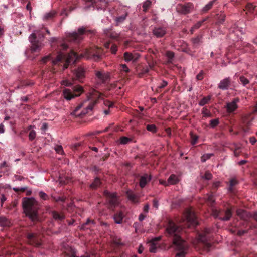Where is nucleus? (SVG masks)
<instances>
[{
    "label": "nucleus",
    "mask_w": 257,
    "mask_h": 257,
    "mask_svg": "<svg viewBox=\"0 0 257 257\" xmlns=\"http://www.w3.org/2000/svg\"><path fill=\"white\" fill-rule=\"evenodd\" d=\"M210 232V229H206L204 231V233L203 234H201L198 236V240L202 242H205L206 241V237L205 235L206 233H209Z\"/></svg>",
    "instance_id": "32"
},
{
    "label": "nucleus",
    "mask_w": 257,
    "mask_h": 257,
    "mask_svg": "<svg viewBox=\"0 0 257 257\" xmlns=\"http://www.w3.org/2000/svg\"><path fill=\"white\" fill-rule=\"evenodd\" d=\"M39 196L41 198L44 200H47L49 199V196L43 191H40L39 193Z\"/></svg>",
    "instance_id": "44"
},
{
    "label": "nucleus",
    "mask_w": 257,
    "mask_h": 257,
    "mask_svg": "<svg viewBox=\"0 0 257 257\" xmlns=\"http://www.w3.org/2000/svg\"><path fill=\"white\" fill-rule=\"evenodd\" d=\"M64 59V54L62 52H60L58 54L55 60L52 59L51 55H49L43 57L41 60V64H46L47 61H51V63L54 65H59L60 63H63Z\"/></svg>",
    "instance_id": "8"
},
{
    "label": "nucleus",
    "mask_w": 257,
    "mask_h": 257,
    "mask_svg": "<svg viewBox=\"0 0 257 257\" xmlns=\"http://www.w3.org/2000/svg\"><path fill=\"white\" fill-rule=\"evenodd\" d=\"M149 209V205L146 204L144 206V207L143 208V211L145 213H147L148 212Z\"/></svg>",
    "instance_id": "64"
},
{
    "label": "nucleus",
    "mask_w": 257,
    "mask_h": 257,
    "mask_svg": "<svg viewBox=\"0 0 257 257\" xmlns=\"http://www.w3.org/2000/svg\"><path fill=\"white\" fill-rule=\"evenodd\" d=\"M105 193L110 198V202L111 204L115 205L118 203V200L115 193H109L108 191H105Z\"/></svg>",
    "instance_id": "18"
},
{
    "label": "nucleus",
    "mask_w": 257,
    "mask_h": 257,
    "mask_svg": "<svg viewBox=\"0 0 257 257\" xmlns=\"http://www.w3.org/2000/svg\"><path fill=\"white\" fill-rule=\"evenodd\" d=\"M44 37L42 33L38 31L35 32L30 35L29 40L32 45L31 50L32 53L40 51L42 47V41Z\"/></svg>",
    "instance_id": "4"
},
{
    "label": "nucleus",
    "mask_w": 257,
    "mask_h": 257,
    "mask_svg": "<svg viewBox=\"0 0 257 257\" xmlns=\"http://www.w3.org/2000/svg\"><path fill=\"white\" fill-rule=\"evenodd\" d=\"M210 96H209L204 97L199 101V105L200 106L204 105L209 102V101L210 100Z\"/></svg>",
    "instance_id": "36"
},
{
    "label": "nucleus",
    "mask_w": 257,
    "mask_h": 257,
    "mask_svg": "<svg viewBox=\"0 0 257 257\" xmlns=\"http://www.w3.org/2000/svg\"><path fill=\"white\" fill-rule=\"evenodd\" d=\"M85 71L82 67H79L74 72L76 78L81 81L85 77Z\"/></svg>",
    "instance_id": "15"
},
{
    "label": "nucleus",
    "mask_w": 257,
    "mask_h": 257,
    "mask_svg": "<svg viewBox=\"0 0 257 257\" xmlns=\"http://www.w3.org/2000/svg\"><path fill=\"white\" fill-rule=\"evenodd\" d=\"M193 8L192 4L188 3L185 5L182 6V12L187 13L189 12Z\"/></svg>",
    "instance_id": "31"
},
{
    "label": "nucleus",
    "mask_w": 257,
    "mask_h": 257,
    "mask_svg": "<svg viewBox=\"0 0 257 257\" xmlns=\"http://www.w3.org/2000/svg\"><path fill=\"white\" fill-rule=\"evenodd\" d=\"M111 52L113 54H115L117 51V47L115 45H112L111 47Z\"/></svg>",
    "instance_id": "61"
},
{
    "label": "nucleus",
    "mask_w": 257,
    "mask_h": 257,
    "mask_svg": "<svg viewBox=\"0 0 257 257\" xmlns=\"http://www.w3.org/2000/svg\"><path fill=\"white\" fill-rule=\"evenodd\" d=\"M153 33L156 37H161L166 33V30L164 28L156 27L154 29Z\"/></svg>",
    "instance_id": "17"
},
{
    "label": "nucleus",
    "mask_w": 257,
    "mask_h": 257,
    "mask_svg": "<svg viewBox=\"0 0 257 257\" xmlns=\"http://www.w3.org/2000/svg\"><path fill=\"white\" fill-rule=\"evenodd\" d=\"M239 79L243 86H245L249 83V80L244 76H240Z\"/></svg>",
    "instance_id": "46"
},
{
    "label": "nucleus",
    "mask_w": 257,
    "mask_h": 257,
    "mask_svg": "<svg viewBox=\"0 0 257 257\" xmlns=\"http://www.w3.org/2000/svg\"><path fill=\"white\" fill-rule=\"evenodd\" d=\"M123 218V215L122 212H119L118 213L116 214L113 217L115 223L117 224H121Z\"/></svg>",
    "instance_id": "26"
},
{
    "label": "nucleus",
    "mask_w": 257,
    "mask_h": 257,
    "mask_svg": "<svg viewBox=\"0 0 257 257\" xmlns=\"http://www.w3.org/2000/svg\"><path fill=\"white\" fill-rule=\"evenodd\" d=\"M208 202H210V203H212L214 202L215 200L214 198V196L212 195H208L206 198Z\"/></svg>",
    "instance_id": "52"
},
{
    "label": "nucleus",
    "mask_w": 257,
    "mask_h": 257,
    "mask_svg": "<svg viewBox=\"0 0 257 257\" xmlns=\"http://www.w3.org/2000/svg\"><path fill=\"white\" fill-rule=\"evenodd\" d=\"M191 144L192 145H194L197 142L198 140V136L196 135H194L192 134H191Z\"/></svg>",
    "instance_id": "48"
},
{
    "label": "nucleus",
    "mask_w": 257,
    "mask_h": 257,
    "mask_svg": "<svg viewBox=\"0 0 257 257\" xmlns=\"http://www.w3.org/2000/svg\"><path fill=\"white\" fill-rule=\"evenodd\" d=\"M104 104L106 106H108L109 108L112 107L113 106V103L112 102L109 101H105L104 102Z\"/></svg>",
    "instance_id": "60"
},
{
    "label": "nucleus",
    "mask_w": 257,
    "mask_h": 257,
    "mask_svg": "<svg viewBox=\"0 0 257 257\" xmlns=\"http://www.w3.org/2000/svg\"><path fill=\"white\" fill-rule=\"evenodd\" d=\"M100 185V180L98 178H95L94 181L91 184L90 187L92 188H96Z\"/></svg>",
    "instance_id": "37"
},
{
    "label": "nucleus",
    "mask_w": 257,
    "mask_h": 257,
    "mask_svg": "<svg viewBox=\"0 0 257 257\" xmlns=\"http://www.w3.org/2000/svg\"><path fill=\"white\" fill-rule=\"evenodd\" d=\"M99 98L100 94L95 90H92L87 95V98L76 108L75 110L77 111L82 108L83 109L81 114L84 115L90 113L96 103V98Z\"/></svg>",
    "instance_id": "3"
},
{
    "label": "nucleus",
    "mask_w": 257,
    "mask_h": 257,
    "mask_svg": "<svg viewBox=\"0 0 257 257\" xmlns=\"http://www.w3.org/2000/svg\"><path fill=\"white\" fill-rule=\"evenodd\" d=\"M51 198L53 201L60 204H63L64 202L63 195H60L58 192H55L51 194Z\"/></svg>",
    "instance_id": "14"
},
{
    "label": "nucleus",
    "mask_w": 257,
    "mask_h": 257,
    "mask_svg": "<svg viewBox=\"0 0 257 257\" xmlns=\"http://www.w3.org/2000/svg\"><path fill=\"white\" fill-rule=\"evenodd\" d=\"M184 217L185 218L184 221L186 222L188 227L197 225L196 217L192 210L190 209H187L184 214Z\"/></svg>",
    "instance_id": "9"
},
{
    "label": "nucleus",
    "mask_w": 257,
    "mask_h": 257,
    "mask_svg": "<svg viewBox=\"0 0 257 257\" xmlns=\"http://www.w3.org/2000/svg\"><path fill=\"white\" fill-rule=\"evenodd\" d=\"M126 17V14H124L121 16L116 18L115 21H116L117 24H119L122 23V22H123L125 20Z\"/></svg>",
    "instance_id": "39"
},
{
    "label": "nucleus",
    "mask_w": 257,
    "mask_h": 257,
    "mask_svg": "<svg viewBox=\"0 0 257 257\" xmlns=\"http://www.w3.org/2000/svg\"><path fill=\"white\" fill-rule=\"evenodd\" d=\"M254 6L252 4H247L246 6V9L249 13H252L254 9Z\"/></svg>",
    "instance_id": "45"
},
{
    "label": "nucleus",
    "mask_w": 257,
    "mask_h": 257,
    "mask_svg": "<svg viewBox=\"0 0 257 257\" xmlns=\"http://www.w3.org/2000/svg\"><path fill=\"white\" fill-rule=\"evenodd\" d=\"M83 92L82 86L78 85L73 88V91L69 89H65V100H70L75 97L79 96Z\"/></svg>",
    "instance_id": "6"
},
{
    "label": "nucleus",
    "mask_w": 257,
    "mask_h": 257,
    "mask_svg": "<svg viewBox=\"0 0 257 257\" xmlns=\"http://www.w3.org/2000/svg\"><path fill=\"white\" fill-rule=\"evenodd\" d=\"M212 156H213V154H211V153H208V154H204L201 157V161L203 162H205L207 160L209 159Z\"/></svg>",
    "instance_id": "41"
},
{
    "label": "nucleus",
    "mask_w": 257,
    "mask_h": 257,
    "mask_svg": "<svg viewBox=\"0 0 257 257\" xmlns=\"http://www.w3.org/2000/svg\"><path fill=\"white\" fill-rule=\"evenodd\" d=\"M204 178L206 180H210L212 178V175L209 172H206L204 175Z\"/></svg>",
    "instance_id": "57"
},
{
    "label": "nucleus",
    "mask_w": 257,
    "mask_h": 257,
    "mask_svg": "<svg viewBox=\"0 0 257 257\" xmlns=\"http://www.w3.org/2000/svg\"><path fill=\"white\" fill-rule=\"evenodd\" d=\"M229 183H230L229 190H231L232 187L237 183V182L235 179H231L230 180Z\"/></svg>",
    "instance_id": "55"
},
{
    "label": "nucleus",
    "mask_w": 257,
    "mask_h": 257,
    "mask_svg": "<svg viewBox=\"0 0 257 257\" xmlns=\"http://www.w3.org/2000/svg\"><path fill=\"white\" fill-rule=\"evenodd\" d=\"M240 100L238 98H234L231 102H227L226 104V111L228 113L234 112L238 108V103Z\"/></svg>",
    "instance_id": "11"
},
{
    "label": "nucleus",
    "mask_w": 257,
    "mask_h": 257,
    "mask_svg": "<svg viewBox=\"0 0 257 257\" xmlns=\"http://www.w3.org/2000/svg\"><path fill=\"white\" fill-rule=\"evenodd\" d=\"M180 230V228L177 227L174 223L171 222L169 223L166 228L167 232L174 237L173 243L175 250L177 251L176 257H185L188 249L187 243L178 235Z\"/></svg>",
    "instance_id": "1"
},
{
    "label": "nucleus",
    "mask_w": 257,
    "mask_h": 257,
    "mask_svg": "<svg viewBox=\"0 0 257 257\" xmlns=\"http://www.w3.org/2000/svg\"><path fill=\"white\" fill-rule=\"evenodd\" d=\"M151 4V2L149 0L145 1L143 5V9L144 11H146V10L149 8Z\"/></svg>",
    "instance_id": "50"
},
{
    "label": "nucleus",
    "mask_w": 257,
    "mask_h": 257,
    "mask_svg": "<svg viewBox=\"0 0 257 257\" xmlns=\"http://www.w3.org/2000/svg\"><path fill=\"white\" fill-rule=\"evenodd\" d=\"M215 2V0L211 1L209 2L207 5L205 6V7L203 8V11L206 12L208 11V10L210 9L211 7H212L214 3Z\"/></svg>",
    "instance_id": "38"
},
{
    "label": "nucleus",
    "mask_w": 257,
    "mask_h": 257,
    "mask_svg": "<svg viewBox=\"0 0 257 257\" xmlns=\"http://www.w3.org/2000/svg\"><path fill=\"white\" fill-rule=\"evenodd\" d=\"M81 58V55L78 56L75 52L71 51L65 56V68H66L69 64L75 63Z\"/></svg>",
    "instance_id": "10"
},
{
    "label": "nucleus",
    "mask_w": 257,
    "mask_h": 257,
    "mask_svg": "<svg viewBox=\"0 0 257 257\" xmlns=\"http://www.w3.org/2000/svg\"><path fill=\"white\" fill-rule=\"evenodd\" d=\"M48 124L47 123H43L41 126V130L42 131H45L48 128Z\"/></svg>",
    "instance_id": "62"
},
{
    "label": "nucleus",
    "mask_w": 257,
    "mask_h": 257,
    "mask_svg": "<svg viewBox=\"0 0 257 257\" xmlns=\"http://www.w3.org/2000/svg\"><path fill=\"white\" fill-rule=\"evenodd\" d=\"M160 237L153 239L150 242L149 251L152 253H155L157 251L158 248H160V244L158 241Z\"/></svg>",
    "instance_id": "13"
},
{
    "label": "nucleus",
    "mask_w": 257,
    "mask_h": 257,
    "mask_svg": "<svg viewBox=\"0 0 257 257\" xmlns=\"http://www.w3.org/2000/svg\"><path fill=\"white\" fill-rule=\"evenodd\" d=\"M54 149L58 154H62L64 152L63 148L61 145H56Z\"/></svg>",
    "instance_id": "40"
},
{
    "label": "nucleus",
    "mask_w": 257,
    "mask_h": 257,
    "mask_svg": "<svg viewBox=\"0 0 257 257\" xmlns=\"http://www.w3.org/2000/svg\"><path fill=\"white\" fill-rule=\"evenodd\" d=\"M124 58L125 61L126 62H129L131 61H135L137 59V58L135 57L134 56L132 55V54L128 52H125L124 54Z\"/></svg>",
    "instance_id": "28"
},
{
    "label": "nucleus",
    "mask_w": 257,
    "mask_h": 257,
    "mask_svg": "<svg viewBox=\"0 0 257 257\" xmlns=\"http://www.w3.org/2000/svg\"><path fill=\"white\" fill-rule=\"evenodd\" d=\"M55 15L56 13L54 11L47 13L44 15L43 19L45 21L51 20L55 17Z\"/></svg>",
    "instance_id": "27"
},
{
    "label": "nucleus",
    "mask_w": 257,
    "mask_h": 257,
    "mask_svg": "<svg viewBox=\"0 0 257 257\" xmlns=\"http://www.w3.org/2000/svg\"><path fill=\"white\" fill-rule=\"evenodd\" d=\"M166 56L168 58V63H172L173 58L174 57V54L171 51H167L166 53Z\"/></svg>",
    "instance_id": "35"
},
{
    "label": "nucleus",
    "mask_w": 257,
    "mask_h": 257,
    "mask_svg": "<svg viewBox=\"0 0 257 257\" xmlns=\"http://www.w3.org/2000/svg\"><path fill=\"white\" fill-rule=\"evenodd\" d=\"M225 15L224 14H221L220 15V17L218 18V21L217 23H223L225 20Z\"/></svg>",
    "instance_id": "51"
},
{
    "label": "nucleus",
    "mask_w": 257,
    "mask_h": 257,
    "mask_svg": "<svg viewBox=\"0 0 257 257\" xmlns=\"http://www.w3.org/2000/svg\"><path fill=\"white\" fill-rule=\"evenodd\" d=\"M81 58L85 57L87 59H93L98 61L101 58V56L98 54H95L92 49L86 50L83 55H81Z\"/></svg>",
    "instance_id": "12"
},
{
    "label": "nucleus",
    "mask_w": 257,
    "mask_h": 257,
    "mask_svg": "<svg viewBox=\"0 0 257 257\" xmlns=\"http://www.w3.org/2000/svg\"><path fill=\"white\" fill-rule=\"evenodd\" d=\"M192 41L194 44H197L200 41V38L199 37H197L195 38L192 39Z\"/></svg>",
    "instance_id": "58"
},
{
    "label": "nucleus",
    "mask_w": 257,
    "mask_h": 257,
    "mask_svg": "<svg viewBox=\"0 0 257 257\" xmlns=\"http://www.w3.org/2000/svg\"><path fill=\"white\" fill-rule=\"evenodd\" d=\"M32 127H33V126H32V125H30L28 127V130L30 131L29 134V139L31 141L34 140L36 136V132L33 130H31V128Z\"/></svg>",
    "instance_id": "30"
},
{
    "label": "nucleus",
    "mask_w": 257,
    "mask_h": 257,
    "mask_svg": "<svg viewBox=\"0 0 257 257\" xmlns=\"http://www.w3.org/2000/svg\"><path fill=\"white\" fill-rule=\"evenodd\" d=\"M52 216L54 219L58 221H62L63 219V216H62L59 213L56 211L52 212Z\"/></svg>",
    "instance_id": "34"
},
{
    "label": "nucleus",
    "mask_w": 257,
    "mask_h": 257,
    "mask_svg": "<svg viewBox=\"0 0 257 257\" xmlns=\"http://www.w3.org/2000/svg\"><path fill=\"white\" fill-rule=\"evenodd\" d=\"M127 198L129 200L133 203L138 202V197L135 195L131 191H128L127 192Z\"/></svg>",
    "instance_id": "25"
},
{
    "label": "nucleus",
    "mask_w": 257,
    "mask_h": 257,
    "mask_svg": "<svg viewBox=\"0 0 257 257\" xmlns=\"http://www.w3.org/2000/svg\"><path fill=\"white\" fill-rule=\"evenodd\" d=\"M95 75L97 78L102 82L105 81L107 78V76L106 74L103 71H96Z\"/></svg>",
    "instance_id": "23"
},
{
    "label": "nucleus",
    "mask_w": 257,
    "mask_h": 257,
    "mask_svg": "<svg viewBox=\"0 0 257 257\" xmlns=\"http://www.w3.org/2000/svg\"><path fill=\"white\" fill-rule=\"evenodd\" d=\"M27 189V187H21V188H18V187H14L13 188V190L16 193H19V192H24Z\"/></svg>",
    "instance_id": "42"
},
{
    "label": "nucleus",
    "mask_w": 257,
    "mask_h": 257,
    "mask_svg": "<svg viewBox=\"0 0 257 257\" xmlns=\"http://www.w3.org/2000/svg\"><path fill=\"white\" fill-rule=\"evenodd\" d=\"M121 70L125 72H128L129 71V69L125 64H122L121 65Z\"/></svg>",
    "instance_id": "59"
},
{
    "label": "nucleus",
    "mask_w": 257,
    "mask_h": 257,
    "mask_svg": "<svg viewBox=\"0 0 257 257\" xmlns=\"http://www.w3.org/2000/svg\"><path fill=\"white\" fill-rule=\"evenodd\" d=\"M11 222L8 219L4 216L0 217V226L2 227H10Z\"/></svg>",
    "instance_id": "21"
},
{
    "label": "nucleus",
    "mask_w": 257,
    "mask_h": 257,
    "mask_svg": "<svg viewBox=\"0 0 257 257\" xmlns=\"http://www.w3.org/2000/svg\"><path fill=\"white\" fill-rule=\"evenodd\" d=\"M196 79L198 80H201L203 79V72H200L197 76Z\"/></svg>",
    "instance_id": "63"
},
{
    "label": "nucleus",
    "mask_w": 257,
    "mask_h": 257,
    "mask_svg": "<svg viewBox=\"0 0 257 257\" xmlns=\"http://www.w3.org/2000/svg\"><path fill=\"white\" fill-rule=\"evenodd\" d=\"M88 2L91 3L92 4H97L100 3L102 8L97 7V9L104 8L106 7L108 3L107 0H87Z\"/></svg>",
    "instance_id": "22"
},
{
    "label": "nucleus",
    "mask_w": 257,
    "mask_h": 257,
    "mask_svg": "<svg viewBox=\"0 0 257 257\" xmlns=\"http://www.w3.org/2000/svg\"><path fill=\"white\" fill-rule=\"evenodd\" d=\"M130 141H131V139L126 137H122L120 139V143L121 144H126Z\"/></svg>",
    "instance_id": "43"
},
{
    "label": "nucleus",
    "mask_w": 257,
    "mask_h": 257,
    "mask_svg": "<svg viewBox=\"0 0 257 257\" xmlns=\"http://www.w3.org/2000/svg\"><path fill=\"white\" fill-rule=\"evenodd\" d=\"M153 67V65L150 64L148 66L144 67L142 69L141 72L139 73V76L141 77L143 74L147 73L149 71L150 69H152Z\"/></svg>",
    "instance_id": "29"
},
{
    "label": "nucleus",
    "mask_w": 257,
    "mask_h": 257,
    "mask_svg": "<svg viewBox=\"0 0 257 257\" xmlns=\"http://www.w3.org/2000/svg\"><path fill=\"white\" fill-rule=\"evenodd\" d=\"M151 180L150 176H148L147 175H145L142 176L140 178L139 185L141 188H143L145 186L147 183Z\"/></svg>",
    "instance_id": "20"
},
{
    "label": "nucleus",
    "mask_w": 257,
    "mask_h": 257,
    "mask_svg": "<svg viewBox=\"0 0 257 257\" xmlns=\"http://www.w3.org/2000/svg\"><path fill=\"white\" fill-rule=\"evenodd\" d=\"M244 33V30L243 28L239 27L238 26L235 27L232 31V34H234L236 35L237 38H239L240 35Z\"/></svg>",
    "instance_id": "19"
},
{
    "label": "nucleus",
    "mask_w": 257,
    "mask_h": 257,
    "mask_svg": "<svg viewBox=\"0 0 257 257\" xmlns=\"http://www.w3.org/2000/svg\"><path fill=\"white\" fill-rule=\"evenodd\" d=\"M230 84V80L229 78H226L222 80L218 84V88L220 89L226 90L228 89Z\"/></svg>",
    "instance_id": "16"
},
{
    "label": "nucleus",
    "mask_w": 257,
    "mask_h": 257,
    "mask_svg": "<svg viewBox=\"0 0 257 257\" xmlns=\"http://www.w3.org/2000/svg\"><path fill=\"white\" fill-rule=\"evenodd\" d=\"M147 129L148 131H151V132H154L155 131V129H156V127H155V126L154 125H148L147 126Z\"/></svg>",
    "instance_id": "53"
},
{
    "label": "nucleus",
    "mask_w": 257,
    "mask_h": 257,
    "mask_svg": "<svg viewBox=\"0 0 257 257\" xmlns=\"http://www.w3.org/2000/svg\"><path fill=\"white\" fill-rule=\"evenodd\" d=\"M218 124V120L217 119L211 120L210 125L212 127H214Z\"/></svg>",
    "instance_id": "49"
},
{
    "label": "nucleus",
    "mask_w": 257,
    "mask_h": 257,
    "mask_svg": "<svg viewBox=\"0 0 257 257\" xmlns=\"http://www.w3.org/2000/svg\"><path fill=\"white\" fill-rule=\"evenodd\" d=\"M204 20H203L201 21H199V22H197L196 24L194 25V26H193V27L192 29H193L199 28L200 27V26L201 25L203 22H204Z\"/></svg>",
    "instance_id": "56"
},
{
    "label": "nucleus",
    "mask_w": 257,
    "mask_h": 257,
    "mask_svg": "<svg viewBox=\"0 0 257 257\" xmlns=\"http://www.w3.org/2000/svg\"><path fill=\"white\" fill-rule=\"evenodd\" d=\"M22 206L26 216L32 222H38L40 217L38 214L39 209L38 202L33 198H24Z\"/></svg>",
    "instance_id": "2"
},
{
    "label": "nucleus",
    "mask_w": 257,
    "mask_h": 257,
    "mask_svg": "<svg viewBox=\"0 0 257 257\" xmlns=\"http://www.w3.org/2000/svg\"><path fill=\"white\" fill-rule=\"evenodd\" d=\"M26 237L29 244L36 247L42 245V235L38 233L28 232Z\"/></svg>",
    "instance_id": "5"
},
{
    "label": "nucleus",
    "mask_w": 257,
    "mask_h": 257,
    "mask_svg": "<svg viewBox=\"0 0 257 257\" xmlns=\"http://www.w3.org/2000/svg\"><path fill=\"white\" fill-rule=\"evenodd\" d=\"M202 113L204 117H209L210 116V113L208 109L205 108H203Z\"/></svg>",
    "instance_id": "47"
},
{
    "label": "nucleus",
    "mask_w": 257,
    "mask_h": 257,
    "mask_svg": "<svg viewBox=\"0 0 257 257\" xmlns=\"http://www.w3.org/2000/svg\"><path fill=\"white\" fill-rule=\"evenodd\" d=\"M236 213L238 215L240 216L241 217H243L244 214H245L246 213V212L244 211L243 210L239 209V210H237Z\"/></svg>",
    "instance_id": "54"
},
{
    "label": "nucleus",
    "mask_w": 257,
    "mask_h": 257,
    "mask_svg": "<svg viewBox=\"0 0 257 257\" xmlns=\"http://www.w3.org/2000/svg\"><path fill=\"white\" fill-rule=\"evenodd\" d=\"M179 182L178 177L174 174L171 175L168 179V184L170 185H174Z\"/></svg>",
    "instance_id": "24"
},
{
    "label": "nucleus",
    "mask_w": 257,
    "mask_h": 257,
    "mask_svg": "<svg viewBox=\"0 0 257 257\" xmlns=\"http://www.w3.org/2000/svg\"><path fill=\"white\" fill-rule=\"evenodd\" d=\"M232 214L230 210L227 209L225 213V216L222 218H220V219L223 221L228 220L231 217Z\"/></svg>",
    "instance_id": "33"
},
{
    "label": "nucleus",
    "mask_w": 257,
    "mask_h": 257,
    "mask_svg": "<svg viewBox=\"0 0 257 257\" xmlns=\"http://www.w3.org/2000/svg\"><path fill=\"white\" fill-rule=\"evenodd\" d=\"M88 32L92 33L93 31L88 30L86 27L82 26L78 28L77 32H74L70 34V35L74 41L79 42L83 39V35Z\"/></svg>",
    "instance_id": "7"
}]
</instances>
